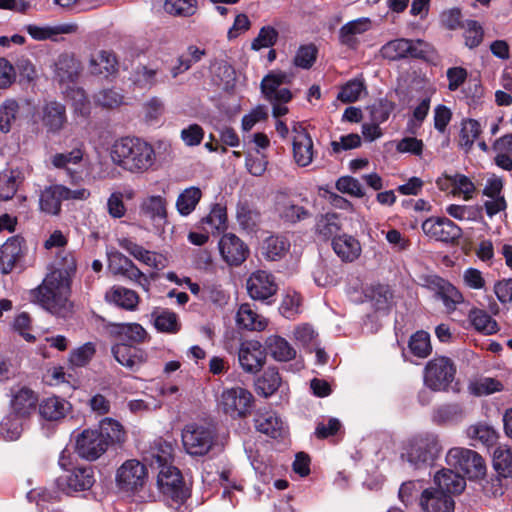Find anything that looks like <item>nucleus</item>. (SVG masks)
<instances>
[{"instance_id": "nucleus-51", "label": "nucleus", "mask_w": 512, "mask_h": 512, "mask_svg": "<svg viewBox=\"0 0 512 512\" xmlns=\"http://www.w3.org/2000/svg\"><path fill=\"white\" fill-rule=\"evenodd\" d=\"M20 172L15 170H5L0 173V200L11 199L20 183Z\"/></svg>"}, {"instance_id": "nucleus-17", "label": "nucleus", "mask_w": 512, "mask_h": 512, "mask_svg": "<svg viewBox=\"0 0 512 512\" xmlns=\"http://www.w3.org/2000/svg\"><path fill=\"white\" fill-rule=\"evenodd\" d=\"M289 81V76L284 72H271L261 81V92L269 102L287 103L292 94L288 88L281 87Z\"/></svg>"}, {"instance_id": "nucleus-63", "label": "nucleus", "mask_w": 512, "mask_h": 512, "mask_svg": "<svg viewBox=\"0 0 512 512\" xmlns=\"http://www.w3.org/2000/svg\"><path fill=\"white\" fill-rule=\"evenodd\" d=\"M467 435L471 439H477L485 445L495 442L497 434L493 428L484 424L472 425L467 429Z\"/></svg>"}, {"instance_id": "nucleus-11", "label": "nucleus", "mask_w": 512, "mask_h": 512, "mask_svg": "<svg viewBox=\"0 0 512 512\" xmlns=\"http://www.w3.org/2000/svg\"><path fill=\"white\" fill-rule=\"evenodd\" d=\"M441 450L438 436L434 434L418 436L409 443L406 452L407 460L414 465L424 464L436 458Z\"/></svg>"}, {"instance_id": "nucleus-20", "label": "nucleus", "mask_w": 512, "mask_h": 512, "mask_svg": "<svg viewBox=\"0 0 512 512\" xmlns=\"http://www.w3.org/2000/svg\"><path fill=\"white\" fill-rule=\"evenodd\" d=\"M219 251L223 260L229 264L238 266L244 262L248 255V248L244 242L234 234H224L219 241Z\"/></svg>"}, {"instance_id": "nucleus-12", "label": "nucleus", "mask_w": 512, "mask_h": 512, "mask_svg": "<svg viewBox=\"0 0 512 512\" xmlns=\"http://www.w3.org/2000/svg\"><path fill=\"white\" fill-rule=\"evenodd\" d=\"M292 132V153L297 166H309L316 155L314 142L302 123L295 122L291 129Z\"/></svg>"}, {"instance_id": "nucleus-15", "label": "nucleus", "mask_w": 512, "mask_h": 512, "mask_svg": "<svg viewBox=\"0 0 512 512\" xmlns=\"http://www.w3.org/2000/svg\"><path fill=\"white\" fill-rule=\"evenodd\" d=\"M94 482V470L91 466L76 467L57 479L58 487L66 493L88 490Z\"/></svg>"}, {"instance_id": "nucleus-36", "label": "nucleus", "mask_w": 512, "mask_h": 512, "mask_svg": "<svg viewBox=\"0 0 512 512\" xmlns=\"http://www.w3.org/2000/svg\"><path fill=\"white\" fill-rule=\"evenodd\" d=\"M27 499L35 502L40 512H58L56 506L59 495L55 491L45 488L32 489L27 493Z\"/></svg>"}, {"instance_id": "nucleus-32", "label": "nucleus", "mask_w": 512, "mask_h": 512, "mask_svg": "<svg viewBox=\"0 0 512 512\" xmlns=\"http://www.w3.org/2000/svg\"><path fill=\"white\" fill-rule=\"evenodd\" d=\"M67 121L65 106L57 101L47 102L42 108L43 125L50 132L60 131Z\"/></svg>"}, {"instance_id": "nucleus-40", "label": "nucleus", "mask_w": 512, "mask_h": 512, "mask_svg": "<svg viewBox=\"0 0 512 512\" xmlns=\"http://www.w3.org/2000/svg\"><path fill=\"white\" fill-rule=\"evenodd\" d=\"M290 242L284 236H270L262 245L263 256L271 261L283 258L289 251Z\"/></svg>"}, {"instance_id": "nucleus-23", "label": "nucleus", "mask_w": 512, "mask_h": 512, "mask_svg": "<svg viewBox=\"0 0 512 512\" xmlns=\"http://www.w3.org/2000/svg\"><path fill=\"white\" fill-rule=\"evenodd\" d=\"M80 71L81 63L72 53H61L54 62V78L60 83L75 82Z\"/></svg>"}, {"instance_id": "nucleus-44", "label": "nucleus", "mask_w": 512, "mask_h": 512, "mask_svg": "<svg viewBox=\"0 0 512 512\" xmlns=\"http://www.w3.org/2000/svg\"><path fill=\"white\" fill-rule=\"evenodd\" d=\"M493 467L502 477H512V449L507 445L498 446L493 452Z\"/></svg>"}, {"instance_id": "nucleus-34", "label": "nucleus", "mask_w": 512, "mask_h": 512, "mask_svg": "<svg viewBox=\"0 0 512 512\" xmlns=\"http://www.w3.org/2000/svg\"><path fill=\"white\" fill-rule=\"evenodd\" d=\"M236 323L239 327L249 331H263L267 326L266 319L259 315L249 303L239 306Z\"/></svg>"}, {"instance_id": "nucleus-18", "label": "nucleus", "mask_w": 512, "mask_h": 512, "mask_svg": "<svg viewBox=\"0 0 512 512\" xmlns=\"http://www.w3.org/2000/svg\"><path fill=\"white\" fill-rule=\"evenodd\" d=\"M108 260V268L114 275L124 276L147 290L148 279L128 257L116 251L109 254Z\"/></svg>"}, {"instance_id": "nucleus-59", "label": "nucleus", "mask_w": 512, "mask_h": 512, "mask_svg": "<svg viewBox=\"0 0 512 512\" xmlns=\"http://www.w3.org/2000/svg\"><path fill=\"white\" fill-rule=\"evenodd\" d=\"M468 390L475 396H483L502 391L503 385L494 378L485 377L471 382L468 386Z\"/></svg>"}, {"instance_id": "nucleus-8", "label": "nucleus", "mask_w": 512, "mask_h": 512, "mask_svg": "<svg viewBox=\"0 0 512 512\" xmlns=\"http://www.w3.org/2000/svg\"><path fill=\"white\" fill-rule=\"evenodd\" d=\"M215 434L205 426L188 424L182 430V443L185 451L192 456L206 455L214 445Z\"/></svg>"}, {"instance_id": "nucleus-56", "label": "nucleus", "mask_w": 512, "mask_h": 512, "mask_svg": "<svg viewBox=\"0 0 512 512\" xmlns=\"http://www.w3.org/2000/svg\"><path fill=\"white\" fill-rule=\"evenodd\" d=\"M158 68L139 65L133 72V82L145 89H150L158 83Z\"/></svg>"}, {"instance_id": "nucleus-13", "label": "nucleus", "mask_w": 512, "mask_h": 512, "mask_svg": "<svg viewBox=\"0 0 512 512\" xmlns=\"http://www.w3.org/2000/svg\"><path fill=\"white\" fill-rule=\"evenodd\" d=\"M77 454L86 460L94 461L108 449L106 438L97 429H85L76 438Z\"/></svg>"}, {"instance_id": "nucleus-53", "label": "nucleus", "mask_w": 512, "mask_h": 512, "mask_svg": "<svg viewBox=\"0 0 512 512\" xmlns=\"http://www.w3.org/2000/svg\"><path fill=\"white\" fill-rule=\"evenodd\" d=\"M482 208L477 205L451 204L446 207V213L459 221L476 222L481 217Z\"/></svg>"}, {"instance_id": "nucleus-31", "label": "nucleus", "mask_w": 512, "mask_h": 512, "mask_svg": "<svg viewBox=\"0 0 512 512\" xmlns=\"http://www.w3.org/2000/svg\"><path fill=\"white\" fill-rule=\"evenodd\" d=\"M332 248L343 262L355 261L362 251L359 241L347 234L335 236L332 240Z\"/></svg>"}, {"instance_id": "nucleus-25", "label": "nucleus", "mask_w": 512, "mask_h": 512, "mask_svg": "<svg viewBox=\"0 0 512 512\" xmlns=\"http://www.w3.org/2000/svg\"><path fill=\"white\" fill-rule=\"evenodd\" d=\"M435 490L445 495L460 494L466 487V481L463 476L452 469H442L434 476Z\"/></svg>"}, {"instance_id": "nucleus-3", "label": "nucleus", "mask_w": 512, "mask_h": 512, "mask_svg": "<svg viewBox=\"0 0 512 512\" xmlns=\"http://www.w3.org/2000/svg\"><path fill=\"white\" fill-rule=\"evenodd\" d=\"M157 486L167 505L179 510L189 497L180 471L175 466H165L159 470Z\"/></svg>"}, {"instance_id": "nucleus-48", "label": "nucleus", "mask_w": 512, "mask_h": 512, "mask_svg": "<svg viewBox=\"0 0 512 512\" xmlns=\"http://www.w3.org/2000/svg\"><path fill=\"white\" fill-rule=\"evenodd\" d=\"M315 229L324 239L335 236L341 230L339 216L336 213H326L318 216Z\"/></svg>"}, {"instance_id": "nucleus-41", "label": "nucleus", "mask_w": 512, "mask_h": 512, "mask_svg": "<svg viewBox=\"0 0 512 512\" xmlns=\"http://www.w3.org/2000/svg\"><path fill=\"white\" fill-rule=\"evenodd\" d=\"M172 451L171 444L162 441L161 439L154 442L153 446L148 452L147 460H150V465L159 469L165 466H172Z\"/></svg>"}, {"instance_id": "nucleus-43", "label": "nucleus", "mask_w": 512, "mask_h": 512, "mask_svg": "<svg viewBox=\"0 0 512 512\" xmlns=\"http://www.w3.org/2000/svg\"><path fill=\"white\" fill-rule=\"evenodd\" d=\"M281 384V377L275 368H268L261 377L256 380V392L264 397L274 394Z\"/></svg>"}, {"instance_id": "nucleus-52", "label": "nucleus", "mask_w": 512, "mask_h": 512, "mask_svg": "<svg viewBox=\"0 0 512 512\" xmlns=\"http://www.w3.org/2000/svg\"><path fill=\"white\" fill-rule=\"evenodd\" d=\"M165 11L177 17H191L198 10L196 0H165Z\"/></svg>"}, {"instance_id": "nucleus-46", "label": "nucleus", "mask_w": 512, "mask_h": 512, "mask_svg": "<svg viewBox=\"0 0 512 512\" xmlns=\"http://www.w3.org/2000/svg\"><path fill=\"white\" fill-rule=\"evenodd\" d=\"M107 297L116 305L130 311L135 310L139 302L135 291L122 286L113 287Z\"/></svg>"}, {"instance_id": "nucleus-38", "label": "nucleus", "mask_w": 512, "mask_h": 512, "mask_svg": "<svg viewBox=\"0 0 512 512\" xmlns=\"http://www.w3.org/2000/svg\"><path fill=\"white\" fill-rule=\"evenodd\" d=\"M118 245L127 251L131 256H133L136 260L144 263L145 265L158 268L156 257L157 255L149 250H146L141 245L135 243L131 239L127 237L119 238L117 240Z\"/></svg>"}, {"instance_id": "nucleus-14", "label": "nucleus", "mask_w": 512, "mask_h": 512, "mask_svg": "<svg viewBox=\"0 0 512 512\" xmlns=\"http://www.w3.org/2000/svg\"><path fill=\"white\" fill-rule=\"evenodd\" d=\"M238 361L245 372L255 374L260 371L265 364V349L257 340H245L240 344Z\"/></svg>"}, {"instance_id": "nucleus-49", "label": "nucleus", "mask_w": 512, "mask_h": 512, "mask_svg": "<svg viewBox=\"0 0 512 512\" xmlns=\"http://www.w3.org/2000/svg\"><path fill=\"white\" fill-rule=\"evenodd\" d=\"M112 327L113 333L118 335L123 342L125 340L133 343L143 342L147 335L145 329L137 323L114 324Z\"/></svg>"}, {"instance_id": "nucleus-58", "label": "nucleus", "mask_w": 512, "mask_h": 512, "mask_svg": "<svg viewBox=\"0 0 512 512\" xmlns=\"http://www.w3.org/2000/svg\"><path fill=\"white\" fill-rule=\"evenodd\" d=\"M409 348L413 355L426 358L432 351L430 335L423 331H417L410 337Z\"/></svg>"}, {"instance_id": "nucleus-35", "label": "nucleus", "mask_w": 512, "mask_h": 512, "mask_svg": "<svg viewBox=\"0 0 512 512\" xmlns=\"http://www.w3.org/2000/svg\"><path fill=\"white\" fill-rule=\"evenodd\" d=\"M117 59L111 51L99 50L89 59V70L92 74H110L116 70Z\"/></svg>"}, {"instance_id": "nucleus-47", "label": "nucleus", "mask_w": 512, "mask_h": 512, "mask_svg": "<svg viewBox=\"0 0 512 512\" xmlns=\"http://www.w3.org/2000/svg\"><path fill=\"white\" fill-rule=\"evenodd\" d=\"M463 414V408L459 403H448L435 409L432 419L437 424H447L461 420Z\"/></svg>"}, {"instance_id": "nucleus-42", "label": "nucleus", "mask_w": 512, "mask_h": 512, "mask_svg": "<svg viewBox=\"0 0 512 512\" xmlns=\"http://www.w3.org/2000/svg\"><path fill=\"white\" fill-rule=\"evenodd\" d=\"M202 198V191L199 187L191 186L184 189L177 197L176 209L182 216L190 215Z\"/></svg>"}, {"instance_id": "nucleus-27", "label": "nucleus", "mask_w": 512, "mask_h": 512, "mask_svg": "<svg viewBox=\"0 0 512 512\" xmlns=\"http://www.w3.org/2000/svg\"><path fill=\"white\" fill-rule=\"evenodd\" d=\"M420 505L424 512H453L454 500L451 496L440 493L434 488L422 492Z\"/></svg>"}, {"instance_id": "nucleus-2", "label": "nucleus", "mask_w": 512, "mask_h": 512, "mask_svg": "<svg viewBox=\"0 0 512 512\" xmlns=\"http://www.w3.org/2000/svg\"><path fill=\"white\" fill-rule=\"evenodd\" d=\"M111 159L131 174H144L154 167L156 153L153 146L143 139L123 137L113 144Z\"/></svg>"}, {"instance_id": "nucleus-21", "label": "nucleus", "mask_w": 512, "mask_h": 512, "mask_svg": "<svg viewBox=\"0 0 512 512\" xmlns=\"http://www.w3.org/2000/svg\"><path fill=\"white\" fill-rule=\"evenodd\" d=\"M371 28L372 21L368 17H361L349 21L339 30V42L349 49H356L360 44L359 37Z\"/></svg>"}, {"instance_id": "nucleus-60", "label": "nucleus", "mask_w": 512, "mask_h": 512, "mask_svg": "<svg viewBox=\"0 0 512 512\" xmlns=\"http://www.w3.org/2000/svg\"><path fill=\"white\" fill-rule=\"evenodd\" d=\"M462 28L464 29L465 45L470 48L478 47L484 37V30L481 24L475 20H467Z\"/></svg>"}, {"instance_id": "nucleus-7", "label": "nucleus", "mask_w": 512, "mask_h": 512, "mask_svg": "<svg viewBox=\"0 0 512 512\" xmlns=\"http://www.w3.org/2000/svg\"><path fill=\"white\" fill-rule=\"evenodd\" d=\"M147 477L146 466L139 460L129 459L116 471V487L120 492L131 495L143 488Z\"/></svg>"}, {"instance_id": "nucleus-45", "label": "nucleus", "mask_w": 512, "mask_h": 512, "mask_svg": "<svg viewBox=\"0 0 512 512\" xmlns=\"http://www.w3.org/2000/svg\"><path fill=\"white\" fill-rule=\"evenodd\" d=\"M267 347L272 357L277 361H290L295 355V349L280 336H272L267 340Z\"/></svg>"}, {"instance_id": "nucleus-5", "label": "nucleus", "mask_w": 512, "mask_h": 512, "mask_svg": "<svg viewBox=\"0 0 512 512\" xmlns=\"http://www.w3.org/2000/svg\"><path fill=\"white\" fill-rule=\"evenodd\" d=\"M253 403L252 393L239 386L224 389L218 399L219 409L233 419L247 417Z\"/></svg>"}, {"instance_id": "nucleus-33", "label": "nucleus", "mask_w": 512, "mask_h": 512, "mask_svg": "<svg viewBox=\"0 0 512 512\" xmlns=\"http://www.w3.org/2000/svg\"><path fill=\"white\" fill-rule=\"evenodd\" d=\"M40 415L48 421H58L64 418L71 409V405L63 398L52 396L45 398L38 404Z\"/></svg>"}, {"instance_id": "nucleus-62", "label": "nucleus", "mask_w": 512, "mask_h": 512, "mask_svg": "<svg viewBox=\"0 0 512 512\" xmlns=\"http://www.w3.org/2000/svg\"><path fill=\"white\" fill-rule=\"evenodd\" d=\"M278 36L279 33L274 27L270 25L263 26L257 37L251 42V49L259 51L263 48H270L275 45Z\"/></svg>"}, {"instance_id": "nucleus-29", "label": "nucleus", "mask_w": 512, "mask_h": 512, "mask_svg": "<svg viewBox=\"0 0 512 512\" xmlns=\"http://www.w3.org/2000/svg\"><path fill=\"white\" fill-rule=\"evenodd\" d=\"M140 214L154 224H164L167 219V201L160 195L147 196L139 206Z\"/></svg>"}, {"instance_id": "nucleus-9", "label": "nucleus", "mask_w": 512, "mask_h": 512, "mask_svg": "<svg viewBox=\"0 0 512 512\" xmlns=\"http://www.w3.org/2000/svg\"><path fill=\"white\" fill-rule=\"evenodd\" d=\"M423 233L435 241L455 244L462 237V229L446 217H430L421 225Z\"/></svg>"}, {"instance_id": "nucleus-22", "label": "nucleus", "mask_w": 512, "mask_h": 512, "mask_svg": "<svg viewBox=\"0 0 512 512\" xmlns=\"http://www.w3.org/2000/svg\"><path fill=\"white\" fill-rule=\"evenodd\" d=\"M112 354L119 364L131 370H137L147 360L144 350L125 342L115 344Z\"/></svg>"}, {"instance_id": "nucleus-28", "label": "nucleus", "mask_w": 512, "mask_h": 512, "mask_svg": "<svg viewBox=\"0 0 512 512\" xmlns=\"http://www.w3.org/2000/svg\"><path fill=\"white\" fill-rule=\"evenodd\" d=\"M29 113V104L13 99L6 100L0 107V130L9 132L12 125Z\"/></svg>"}, {"instance_id": "nucleus-4", "label": "nucleus", "mask_w": 512, "mask_h": 512, "mask_svg": "<svg viewBox=\"0 0 512 512\" xmlns=\"http://www.w3.org/2000/svg\"><path fill=\"white\" fill-rule=\"evenodd\" d=\"M447 464L462 472L470 480L482 479L486 475V463L474 450L464 447L451 448L446 455Z\"/></svg>"}, {"instance_id": "nucleus-55", "label": "nucleus", "mask_w": 512, "mask_h": 512, "mask_svg": "<svg viewBox=\"0 0 512 512\" xmlns=\"http://www.w3.org/2000/svg\"><path fill=\"white\" fill-rule=\"evenodd\" d=\"M445 180L453 187V195H463L464 200L473 198L476 187L467 176L455 174L453 176H445Z\"/></svg>"}, {"instance_id": "nucleus-16", "label": "nucleus", "mask_w": 512, "mask_h": 512, "mask_svg": "<svg viewBox=\"0 0 512 512\" xmlns=\"http://www.w3.org/2000/svg\"><path fill=\"white\" fill-rule=\"evenodd\" d=\"M246 288L253 300L265 301L277 292L278 286L272 274L257 270L248 277Z\"/></svg>"}, {"instance_id": "nucleus-61", "label": "nucleus", "mask_w": 512, "mask_h": 512, "mask_svg": "<svg viewBox=\"0 0 512 512\" xmlns=\"http://www.w3.org/2000/svg\"><path fill=\"white\" fill-rule=\"evenodd\" d=\"M365 92L363 80L353 79L348 81L338 93L337 99L343 103H352L357 101L362 93Z\"/></svg>"}, {"instance_id": "nucleus-64", "label": "nucleus", "mask_w": 512, "mask_h": 512, "mask_svg": "<svg viewBox=\"0 0 512 512\" xmlns=\"http://www.w3.org/2000/svg\"><path fill=\"white\" fill-rule=\"evenodd\" d=\"M437 296L448 311L455 310L456 305L463 301L462 294L451 284L442 286Z\"/></svg>"}, {"instance_id": "nucleus-1", "label": "nucleus", "mask_w": 512, "mask_h": 512, "mask_svg": "<svg viewBox=\"0 0 512 512\" xmlns=\"http://www.w3.org/2000/svg\"><path fill=\"white\" fill-rule=\"evenodd\" d=\"M76 271V262L73 256L64 257V263L54 268L46 275L42 283L31 290L33 302L58 317H67L73 308L70 301L71 277Z\"/></svg>"}, {"instance_id": "nucleus-50", "label": "nucleus", "mask_w": 512, "mask_h": 512, "mask_svg": "<svg viewBox=\"0 0 512 512\" xmlns=\"http://www.w3.org/2000/svg\"><path fill=\"white\" fill-rule=\"evenodd\" d=\"M481 133V127L477 120L465 119L461 122V130L459 135V145L465 151H469L474 141Z\"/></svg>"}, {"instance_id": "nucleus-39", "label": "nucleus", "mask_w": 512, "mask_h": 512, "mask_svg": "<svg viewBox=\"0 0 512 512\" xmlns=\"http://www.w3.org/2000/svg\"><path fill=\"white\" fill-rule=\"evenodd\" d=\"M255 427L257 431L272 438L281 436L283 431V423L281 419L271 411L257 415L255 419Z\"/></svg>"}, {"instance_id": "nucleus-26", "label": "nucleus", "mask_w": 512, "mask_h": 512, "mask_svg": "<svg viewBox=\"0 0 512 512\" xmlns=\"http://www.w3.org/2000/svg\"><path fill=\"white\" fill-rule=\"evenodd\" d=\"M66 187L63 185H51L41 191L39 196L40 211L52 216L59 215L61 204L64 200Z\"/></svg>"}, {"instance_id": "nucleus-10", "label": "nucleus", "mask_w": 512, "mask_h": 512, "mask_svg": "<svg viewBox=\"0 0 512 512\" xmlns=\"http://www.w3.org/2000/svg\"><path fill=\"white\" fill-rule=\"evenodd\" d=\"M427 50L428 44L422 40L399 38L384 44L380 53L383 58L395 61L406 57L423 58Z\"/></svg>"}, {"instance_id": "nucleus-30", "label": "nucleus", "mask_w": 512, "mask_h": 512, "mask_svg": "<svg viewBox=\"0 0 512 512\" xmlns=\"http://www.w3.org/2000/svg\"><path fill=\"white\" fill-rule=\"evenodd\" d=\"M23 238L13 236L0 247V271L10 273L22 254Z\"/></svg>"}, {"instance_id": "nucleus-19", "label": "nucleus", "mask_w": 512, "mask_h": 512, "mask_svg": "<svg viewBox=\"0 0 512 512\" xmlns=\"http://www.w3.org/2000/svg\"><path fill=\"white\" fill-rule=\"evenodd\" d=\"M25 31L35 41L50 40L53 42L59 41V36L63 34H75L78 32V25L74 22L60 23L56 25H38L28 24L25 26Z\"/></svg>"}, {"instance_id": "nucleus-54", "label": "nucleus", "mask_w": 512, "mask_h": 512, "mask_svg": "<svg viewBox=\"0 0 512 512\" xmlns=\"http://www.w3.org/2000/svg\"><path fill=\"white\" fill-rule=\"evenodd\" d=\"M154 325L158 331L167 333H176L179 331L180 326L178 323L177 315L169 310H158L153 312Z\"/></svg>"}, {"instance_id": "nucleus-57", "label": "nucleus", "mask_w": 512, "mask_h": 512, "mask_svg": "<svg viewBox=\"0 0 512 512\" xmlns=\"http://www.w3.org/2000/svg\"><path fill=\"white\" fill-rule=\"evenodd\" d=\"M99 432L103 433L107 446L111 443H121L125 439L123 426L112 418H105L100 422Z\"/></svg>"}, {"instance_id": "nucleus-24", "label": "nucleus", "mask_w": 512, "mask_h": 512, "mask_svg": "<svg viewBox=\"0 0 512 512\" xmlns=\"http://www.w3.org/2000/svg\"><path fill=\"white\" fill-rule=\"evenodd\" d=\"M37 407L38 396L30 388L21 387L13 393L11 399V409L16 417H30L36 412Z\"/></svg>"}, {"instance_id": "nucleus-37", "label": "nucleus", "mask_w": 512, "mask_h": 512, "mask_svg": "<svg viewBox=\"0 0 512 512\" xmlns=\"http://www.w3.org/2000/svg\"><path fill=\"white\" fill-rule=\"evenodd\" d=\"M276 209L279 217L287 223L295 224L310 216L307 209L286 198L277 202Z\"/></svg>"}, {"instance_id": "nucleus-6", "label": "nucleus", "mask_w": 512, "mask_h": 512, "mask_svg": "<svg viewBox=\"0 0 512 512\" xmlns=\"http://www.w3.org/2000/svg\"><path fill=\"white\" fill-rule=\"evenodd\" d=\"M455 373L456 368L450 358L434 357L424 368V384L433 391H445L454 380Z\"/></svg>"}]
</instances>
